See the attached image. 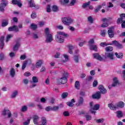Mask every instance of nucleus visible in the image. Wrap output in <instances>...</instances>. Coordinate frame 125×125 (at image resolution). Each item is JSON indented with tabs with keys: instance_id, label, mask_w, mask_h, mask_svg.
<instances>
[{
	"instance_id": "c756f323",
	"label": "nucleus",
	"mask_w": 125,
	"mask_h": 125,
	"mask_svg": "<svg viewBox=\"0 0 125 125\" xmlns=\"http://www.w3.org/2000/svg\"><path fill=\"white\" fill-rule=\"evenodd\" d=\"M28 5L29 7H35L36 6V4L34 3L33 0H30L28 1Z\"/></svg>"
},
{
	"instance_id": "bb28decb",
	"label": "nucleus",
	"mask_w": 125,
	"mask_h": 125,
	"mask_svg": "<svg viewBox=\"0 0 125 125\" xmlns=\"http://www.w3.org/2000/svg\"><path fill=\"white\" fill-rule=\"evenodd\" d=\"M108 107H109V109L110 110H116L117 109V105H115L113 104H108Z\"/></svg>"
},
{
	"instance_id": "13d9d810",
	"label": "nucleus",
	"mask_w": 125,
	"mask_h": 125,
	"mask_svg": "<svg viewBox=\"0 0 125 125\" xmlns=\"http://www.w3.org/2000/svg\"><path fill=\"white\" fill-rule=\"evenodd\" d=\"M101 35L102 37H105L106 35V30H102L101 32Z\"/></svg>"
},
{
	"instance_id": "603ef678",
	"label": "nucleus",
	"mask_w": 125,
	"mask_h": 125,
	"mask_svg": "<svg viewBox=\"0 0 125 125\" xmlns=\"http://www.w3.org/2000/svg\"><path fill=\"white\" fill-rule=\"evenodd\" d=\"M27 109H28V107H27V106L24 105L22 107L21 109V112H26L27 111Z\"/></svg>"
},
{
	"instance_id": "2f4dec72",
	"label": "nucleus",
	"mask_w": 125,
	"mask_h": 125,
	"mask_svg": "<svg viewBox=\"0 0 125 125\" xmlns=\"http://www.w3.org/2000/svg\"><path fill=\"white\" fill-rule=\"evenodd\" d=\"M89 47L91 50H94L95 51H97V46L96 44L90 45Z\"/></svg>"
},
{
	"instance_id": "20e7f679",
	"label": "nucleus",
	"mask_w": 125,
	"mask_h": 125,
	"mask_svg": "<svg viewBox=\"0 0 125 125\" xmlns=\"http://www.w3.org/2000/svg\"><path fill=\"white\" fill-rule=\"evenodd\" d=\"M62 22L65 25H69L73 23V20L71 18L64 17L62 19Z\"/></svg>"
},
{
	"instance_id": "bf43d9fd",
	"label": "nucleus",
	"mask_w": 125,
	"mask_h": 125,
	"mask_svg": "<svg viewBox=\"0 0 125 125\" xmlns=\"http://www.w3.org/2000/svg\"><path fill=\"white\" fill-rule=\"evenodd\" d=\"M85 118H86V121H90V120H91L92 119L91 115H86Z\"/></svg>"
},
{
	"instance_id": "b1692460",
	"label": "nucleus",
	"mask_w": 125,
	"mask_h": 125,
	"mask_svg": "<svg viewBox=\"0 0 125 125\" xmlns=\"http://www.w3.org/2000/svg\"><path fill=\"white\" fill-rule=\"evenodd\" d=\"M39 83V79H38V77L37 76H33L32 77V81H30V83Z\"/></svg>"
},
{
	"instance_id": "37998d69",
	"label": "nucleus",
	"mask_w": 125,
	"mask_h": 125,
	"mask_svg": "<svg viewBox=\"0 0 125 125\" xmlns=\"http://www.w3.org/2000/svg\"><path fill=\"white\" fill-rule=\"evenodd\" d=\"M52 10L54 12H57V11H58V7L56 5H53L52 7Z\"/></svg>"
},
{
	"instance_id": "2eb2a0df",
	"label": "nucleus",
	"mask_w": 125,
	"mask_h": 125,
	"mask_svg": "<svg viewBox=\"0 0 125 125\" xmlns=\"http://www.w3.org/2000/svg\"><path fill=\"white\" fill-rule=\"evenodd\" d=\"M92 97L93 99H100V98H101V94L100 93V91L97 92L96 94L92 96Z\"/></svg>"
},
{
	"instance_id": "6e6d98bb",
	"label": "nucleus",
	"mask_w": 125,
	"mask_h": 125,
	"mask_svg": "<svg viewBox=\"0 0 125 125\" xmlns=\"http://www.w3.org/2000/svg\"><path fill=\"white\" fill-rule=\"evenodd\" d=\"M88 43H89V46L90 45H92V44H93V43H94V40L93 39H91L89 42H88Z\"/></svg>"
},
{
	"instance_id": "864d4df0",
	"label": "nucleus",
	"mask_w": 125,
	"mask_h": 125,
	"mask_svg": "<svg viewBox=\"0 0 125 125\" xmlns=\"http://www.w3.org/2000/svg\"><path fill=\"white\" fill-rule=\"evenodd\" d=\"M123 21H124V20L122 18H119L117 21V23L119 24L120 23H123Z\"/></svg>"
},
{
	"instance_id": "423d86ee",
	"label": "nucleus",
	"mask_w": 125,
	"mask_h": 125,
	"mask_svg": "<svg viewBox=\"0 0 125 125\" xmlns=\"http://www.w3.org/2000/svg\"><path fill=\"white\" fill-rule=\"evenodd\" d=\"M105 59L108 58L109 60H114V53L113 52H105L104 56Z\"/></svg>"
},
{
	"instance_id": "6ab92c4d",
	"label": "nucleus",
	"mask_w": 125,
	"mask_h": 125,
	"mask_svg": "<svg viewBox=\"0 0 125 125\" xmlns=\"http://www.w3.org/2000/svg\"><path fill=\"white\" fill-rule=\"evenodd\" d=\"M113 28L114 27H111L110 29H109L107 31L109 38H114V36H115V34H114V31L112 30V29H113Z\"/></svg>"
},
{
	"instance_id": "680f3d73",
	"label": "nucleus",
	"mask_w": 125,
	"mask_h": 125,
	"mask_svg": "<svg viewBox=\"0 0 125 125\" xmlns=\"http://www.w3.org/2000/svg\"><path fill=\"white\" fill-rule=\"evenodd\" d=\"M9 56L11 58H13V57H15V53L14 52H11L9 54Z\"/></svg>"
},
{
	"instance_id": "8fccbe9b",
	"label": "nucleus",
	"mask_w": 125,
	"mask_h": 125,
	"mask_svg": "<svg viewBox=\"0 0 125 125\" xmlns=\"http://www.w3.org/2000/svg\"><path fill=\"white\" fill-rule=\"evenodd\" d=\"M45 111L49 112V111L52 110V106H48L45 108Z\"/></svg>"
},
{
	"instance_id": "e2e57ef3",
	"label": "nucleus",
	"mask_w": 125,
	"mask_h": 125,
	"mask_svg": "<svg viewBox=\"0 0 125 125\" xmlns=\"http://www.w3.org/2000/svg\"><path fill=\"white\" fill-rule=\"evenodd\" d=\"M22 83H24V84H28V83H29V80L27 79H24L22 81Z\"/></svg>"
},
{
	"instance_id": "0e129e2a",
	"label": "nucleus",
	"mask_w": 125,
	"mask_h": 125,
	"mask_svg": "<svg viewBox=\"0 0 125 125\" xmlns=\"http://www.w3.org/2000/svg\"><path fill=\"white\" fill-rule=\"evenodd\" d=\"M31 121V119H27V120L23 122V125H28L30 124V121Z\"/></svg>"
},
{
	"instance_id": "4c0bfd02",
	"label": "nucleus",
	"mask_w": 125,
	"mask_h": 125,
	"mask_svg": "<svg viewBox=\"0 0 125 125\" xmlns=\"http://www.w3.org/2000/svg\"><path fill=\"white\" fill-rule=\"evenodd\" d=\"M75 87L77 89H80L79 87H80V82L76 81L75 83Z\"/></svg>"
},
{
	"instance_id": "39448f33",
	"label": "nucleus",
	"mask_w": 125,
	"mask_h": 125,
	"mask_svg": "<svg viewBox=\"0 0 125 125\" xmlns=\"http://www.w3.org/2000/svg\"><path fill=\"white\" fill-rule=\"evenodd\" d=\"M68 79L66 77H62L57 80V84H64L67 83Z\"/></svg>"
},
{
	"instance_id": "aec40b11",
	"label": "nucleus",
	"mask_w": 125,
	"mask_h": 125,
	"mask_svg": "<svg viewBox=\"0 0 125 125\" xmlns=\"http://www.w3.org/2000/svg\"><path fill=\"white\" fill-rule=\"evenodd\" d=\"M112 44H115L118 48H123V45L120 44L119 42H118V41L115 40L112 41Z\"/></svg>"
},
{
	"instance_id": "5701e85b",
	"label": "nucleus",
	"mask_w": 125,
	"mask_h": 125,
	"mask_svg": "<svg viewBox=\"0 0 125 125\" xmlns=\"http://www.w3.org/2000/svg\"><path fill=\"white\" fill-rule=\"evenodd\" d=\"M9 74L12 78H14V77H15L16 72L14 68H11L9 71Z\"/></svg>"
},
{
	"instance_id": "f03ea898",
	"label": "nucleus",
	"mask_w": 125,
	"mask_h": 125,
	"mask_svg": "<svg viewBox=\"0 0 125 125\" xmlns=\"http://www.w3.org/2000/svg\"><path fill=\"white\" fill-rule=\"evenodd\" d=\"M45 34L46 35V42L47 43L51 42L53 41V38L52 37V34L50 33L49 28H45Z\"/></svg>"
},
{
	"instance_id": "ea45409f",
	"label": "nucleus",
	"mask_w": 125,
	"mask_h": 125,
	"mask_svg": "<svg viewBox=\"0 0 125 125\" xmlns=\"http://www.w3.org/2000/svg\"><path fill=\"white\" fill-rule=\"evenodd\" d=\"M59 108H60L59 106H55L54 107L52 106V111L56 112V111H58V110H59Z\"/></svg>"
},
{
	"instance_id": "79ce46f5",
	"label": "nucleus",
	"mask_w": 125,
	"mask_h": 125,
	"mask_svg": "<svg viewBox=\"0 0 125 125\" xmlns=\"http://www.w3.org/2000/svg\"><path fill=\"white\" fill-rule=\"evenodd\" d=\"M68 92H63L61 95L62 98V99H64V98H66V97L68 96Z\"/></svg>"
},
{
	"instance_id": "de8ad7c7",
	"label": "nucleus",
	"mask_w": 125,
	"mask_h": 125,
	"mask_svg": "<svg viewBox=\"0 0 125 125\" xmlns=\"http://www.w3.org/2000/svg\"><path fill=\"white\" fill-rule=\"evenodd\" d=\"M98 85V82L97 81V80H94L93 83V87H96Z\"/></svg>"
},
{
	"instance_id": "a878e982",
	"label": "nucleus",
	"mask_w": 125,
	"mask_h": 125,
	"mask_svg": "<svg viewBox=\"0 0 125 125\" xmlns=\"http://www.w3.org/2000/svg\"><path fill=\"white\" fill-rule=\"evenodd\" d=\"M76 102V101H75V99H72L71 100V102H68L66 103L67 105H68L69 107H73L74 106V104Z\"/></svg>"
},
{
	"instance_id": "a19ab883",
	"label": "nucleus",
	"mask_w": 125,
	"mask_h": 125,
	"mask_svg": "<svg viewBox=\"0 0 125 125\" xmlns=\"http://www.w3.org/2000/svg\"><path fill=\"white\" fill-rule=\"evenodd\" d=\"M101 8H102V6H100L98 5L97 8H96L94 10V12H95V13H97V12H98V11L99 10H100V9H101Z\"/></svg>"
},
{
	"instance_id": "1a4fd4ad",
	"label": "nucleus",
	"mask_w": 125,
	"mask_h": 125,
	"mask_svg": "<svg viewBox=\"0 0 125 125\" xmlns=\"http://www.w3.org/2000/svg\"><path fill=\"white\" fill-rule=\"evenodd\" d=\"M93 56L94 59H97V60H98L99 61H103V60H104L103 57H102L99 53H94Z\"/></svg>"
},
{
	"instance_id": "5fc2aeb1",
	"label": "nucleus",
	"mask_w": 125,
	"mask_h": 125,
	"mask_svg": "<svg viewBox=\"0 0 125 125\" xmlns=\"http://www.w3.org/2000/svg\"><path fill=\"white\" fill-rule=\"evenodd\" d=\"M31 18H32L33 19H35V18H36L37 17V13H36V12H33L31 15Z\"/></svg>"
},
{
	"instance_id": "f8f14e48",
	"label": "nucleus",
	"mask_w": 125,
	"mask_h": 125,
	"mask_svg": "<svg viewBox=\"0 0 125 125\" xmlns=\"http://www.w3.org/2000/svg\"><path fill=\"white\" fill-rule=\"evenodd\" d=\"M83 103H84V100H83V97H80L78 100V103L76 105L80 107L81 106H83Z\"/></svg>"
},
{
	"instance_id": "3c124183",
	"label": "nucleus",
	"mask_w": 125,
	"mask_h": 125,
	"mask_svg": "<svg viewBox=\"0 0 125 125\" xmlns=\"http://www.w3.org/2000/svg\"><path fill=\"white\" fill-rule=\"evenodd\" d=\"M88 21L89 22V23H91V24H92L93 23V19H92V17L89 16L88 17Z\"/></svg>"
},
{
	"instance_id": "338daca9",
	"label": "nucleus",
	"mask_w": 125,
	"mask_h": 125,
	"mask_svg": "<svg viewBox=\"0 0 125 125\" xmlns=\"http://www.w3.org/2000/svg\"><path fill=\"white\" fill-rule=\"evenodd\" d=\"M121 26H122V28H125V21H122Z\"/></svg>"
},
{
	"instance_id": "dca6fc26",
	"label": "nucleus",
	"mask_w": 125,
	"mask_h": 125,
	"mask_svg": "<svg viewBox=\"0 0 125 125\" xmlns=\"http://www.w3.org/2000/svg\"><path fill=\"white\" fill-rule=\"evenodd\" d=\"M113 83L112 84V86L115 87L117 86L118 84H120V82H119V80H118L117 77H114L113 79Z\"/></svg>"
},
{
	"instance_id": "09e8293b",
	"label": "nucleus",
	"mask_w": 125,
	"mask_h": 125,
	"mask_svg": "<svg viewBox=\"0 0 125 125\" xmlns=\"http://www.w3.org/2000/svg\"><path fill=\"white\" fill-rule=\"evenodd\" d=\"M90 4V1H88L87 3H83L82 7L83 8H85V7H87V6H88V5H89Z\"/></svg>"
},
{
	"instance_id": "4468645a",
	"label": "nucleus",
	"mask_w": 125,
	"mask_h": 125,
	"mask_svg": "<svg viewBox=\"0 0 125 125\" xmlns=\"http://www.w3.org/2000/svg\"><path fill=\"white\" fill-rule=\"evenodd\" d=\"M7 5V2H4L0 4V11L4 12V8Z\"/></svg>"
},
{
	"instance_id": "cd10ccee",
	"label": "nucleus",
	"mask_w": 125,
	"mask_h": 125,
	"mask_svg": "<svg viewBox=\"0 0 125 125\" xmlns=\"http://www.w3.org/2000/svg\"><path fill=\"white\" fill-rule=\"evenodd\" d=\"M115 54L116 57L119 59H122L124 57V54L122 53H118L116 52Z\"/></svg>"
},
{
	"instance_id": "e433bc0d",
	"label": "nucleus",
	"mask_w": 125,
	"mask_h": 125,
	"mask_svg": "<svg viewBox=\"0 0 125 125\" xmlns=\"http://www.w3.org/2000/svg\"><path fill=\"white\" fill-rule=\"evenodd\" d=\"M104 121H105V119L104 118H101V119L96 120V123H97V124H100V123H104Z\"/></svg>"
},
{
	"instance_id": "393cba45",
	"label": "nucleus",
	"mask_w": 125,
	"mask_h": 125,
	"mask_svg": "<svg viewBox=\"0 0 125 125\" xmlns=\"http://www.w3.org/2000/svg\"><path fill=\"white\" fill-rule=\"evenodd\" d=\"M117 108H124L125 107V103L120 102L116 104Z\"/></svg>"
},
{
	"instance_id": "9b49d317",
	"label": "nucleus",
	"mask_w": 125,
	"mask_h": 125,
	"mask_svg": "<svg viewBox=\"0 0 125 125\" xmlns=\"http://www.w3.org/2000/svg\"><path fill=\"white\" fill-rule=\"evenodd\" d=\"M2 115L3 116H8V118H10L11 117V112L10 110H8V109H4L3 110L2 112Z\"/></svg>"
},
{
	"instance_id": "052dcab7",
	"label": "nucleus",
	"mask_w": 125,
	"mask_h": 125,
	"mask_svg": "<svg viewBox=\"0 0 125 125\" xmlns=\"http://www.w3.org/2000/svg\"><path fill=\"white\" fill-rule=\"evenodd\" d=\"M100 45L101 46H103V47H104L105 46H107V45H109V44H107L105 42H101Z\"/></svg>"
},
{
	"instance_id": "49530a36",
	"label": "nucleus",
	"mask_w": 125,
	"mask_h": 125,
	"mask_svg": "<svg viewBox=\"0 0 125 125\" xmlns=\"http://www.w3.org/2000/svg\"><path fill=\"white\" fill-rule=\"evenodd\" d=\"M62 78H67V77L69 76V73L66 71H63V72H62Z\"/></svg>"
},
{
	"instance_id": "774afa93",
	"label": "nucleus",
	"mask_w": 125,
	"mask_h": 125,
	"mask_svg": "<svg viewBox=\"0 0 125 125\" xmlns=\"http://www.w3.org/2000/svg\"><path fill=\"white\" fill-rule=\"evenodd\" d=\"M122 73H123L122 78H123V80H124V81H125V70H124L122 72Z\"/></svg>"
},
{
	"instance_id": "0eeeda50",
	"label": "nucleus",
	"mask_w": 125,
	"mask_h": 125,
	"mask_svg": "<svg viewBox=\"0 0 125 125\" xmlns=\"http://www.w3.org/2000/svg\"><path fill=\"white\" fill-rule=\"evenodd\" d=\"M21 46V43H20V40L16 41V44L14 45L13 47V51H18L19 47Z\"/></svg>"
},
{
	"instance_id": "f704fd0d",
	"label": "nucleus",
	"mask_w": 125,
	"mask_h": 125,
	"mask_svg": "<svg viewBox=\"0 0 125 125\" xmlns=\"http://www.w3.org/2000/svg\"><path fill=\"white\" fill-rule=\"evenodd\" d=\"M76 2H77V0H71L69 5H70V6H74V5L76 4Z\"/></svg>"
},
{
	"instance_id": "9d476101",
	"label": "nucleus",
	"mask_w": 125,
	"mask_h": 125,
	"mask_svg": "<svg viewBox=\"0 0 125 125\" xmlns=\"http://www.w3.org/2000/svg\"><path fill=\"white\" fill-rule=\"evenodd\" d=\"M98 89L100 91V94H105L107 93V90L104 88V86L103 85H99L98 87Z\"/></svg>"
},
{
	"instance_id": "c85d7f7f",
	"label": "nucleus",
	"mask_w": 125,
	"mask_h": 125,
	"mask_svg": "<svg viewBox=\"0 0 125 125\" xmlns=\"http://www.w3.org/2000/svg\"><path fill=\"white\" fill-rule=\"evenodd\" d=\"M105 52H107L109 53L111 52V51H113V47L112 46H107L105 48Z\"/></svg>"
},
{
	"instance_id": "7c9ffc66",
	"label": "nucleus",
	"mask_w": 125,
	"mask_h": 125,
	"mask_svg": "<svg viewBox=\"0 0 125 125\" xmlns=\"http://www.w3.org/2000/svg\"><path fill=\"white\" fill-rule=\"evenodd\" d=\"M70 0H60V2L62 4V5H66V4H68L69 3V1Z\"/></svg>"
},
{
	"instance_id": "c03bdc74",
	"label": "nucleus",
	"mask_w": 125,
	"mask_h": 125,
	"mask_svg": "<svg viewBox=\"0 0 125 125\" xmlns=\"http://www.w3.org/2000/svg\"><path fill=\"white\" fill-rule=\"evenodd\" d=\"M30 27L31 29H32V30H36V29L38 28L37 24H35L34 23L31 24Z\"/></svg>"
},
{
	"instance_id": "a18cd8bd",
	"label": "nucleus",
	"mask_w": 125,
	"mask_h": 125,
	"mask_svg": "<svg viewBox=\"0 0 125 125\" xmlns=\"http://www.w3.org/2000/svg\"><path fill=\"white\" fill-rule=\"evenodd\" d=\"M74 57V60L76 62V63H79V55H75Z\"/></svg>"
},
{
	"instance_id": "58836bf2",
	"label": "nucleus",
	"mask_w": 125,
	"mask_h": 125,
	"mask_svg": "<svg viewBox=\"0 0 125 125\" xmlns=\"http://www.w3.org/2000/svg\"><path fill=\"white\" fill-rule=\"evenodd\" d=\"M11 38H13V35L11 34H9L7 35L6 37V42H8L9 41V40H10Z\"/></svg>"
},
{
	"instance_id": "f3484780",
	"label": "nucleus",
	"mask_w": 125,
	"mask_h": 125,
	"mask_svg": "<svg viewBox=\"0 0 125 125\" xmlns=\"http://www.w3.org/2000/svg\"><path fill=\"white\" fill-rule=\"evenodd\" d=\"M12 3L15 5H17L19 7L22 6V3L18 0H12Z\"/></svg>"
},
{
	"instance_id": "72a5a7b5",
	"label": "nucleus",
	"mask_w": 125,
	"mask_h": 125,
	"mask_svg": "<svg viewBox=\"0 0 125 125\" xmlns=\"http://www.w3.org/2000/svg\"><path fill=\"white\" fill-rule=\"evenodd\" d=\"M123 112L122 111L119 110L117 111V118H123Z\"/></svg>"
},
{
	"instance_id": "69168bd1",
	"label": "nucleus",
	"mask_w": 125,
	"mask_h": 125,
	"mask_svg": "<svg viewBox=\"0 0 125 125\" xmlns=\"http://www.w3.org/2000/svg\"><path fill=\"white\" fill-rule=\"evenodd\" d=\"M46 11L47 12H50V11H51V9H50V5H48L47 6Z\"/></svg>"
},
{
	"instance_id": "c9c22d12",
	"label": "nucleus",
	"mask_w": 125,
	"mask_h": 125,
	"mask_svg": "<svg viewBox=\"0 0 125 125\" xmlns=\"http://www.w3.org/2000/svg\"><path fill=\"white\" fill-rule=\"evenodd\" d=\"M8 25V20H7L6 21H4L1 23V26L2 27H6Z\"/></svg>"
},
{
	"instance_id": "7ed1b4c3",
	"label": "nucleus",
	"mask_w": 125,
	"mask_h": 125,
	"mask_svg": "<svg viewBox=\"0 0 125 125\" xmlns=\"http://www.w3.org/2000/svg\"><path fill=\"white\" fill-rule=\"evenodd\" d=\"M90 105V111L91 112V114H94L95 115V113L98 110H99V108H100V105L99 104H96L93 106V102H90L89 103Z\"/></svg>"
},
{
	"instance_id": "ddd939ff",
	"label": "nucleus",
	"mask_w": 125,
	"mask_h": 125,
	"mask_svg": "<svg viewBox=\"0 0 125 125\" xmlns=\"http://www.w3.org/2000/svg\"><path fill=\"white\" fill-rule=\"evenodd\" d=\"M28 64H31V63H32V61L31 60V59H28L27 60L23 62L21 67V70H22V71H23V70H25V68H26V66L27 64H28Z\"/></svg>"
},
{
	"instance_id": "6e6552de",
	"label": "nucleus",
	"mask_w": 125,
	"mask_h": 125,
	"mask_svg": "<svg viewBox=\"0 0 125 125\" xmlns=\"http://www.w3.org/2000/svg\"><path fill=\"white\" fill-rule=\"evenodd\" d=\"M9 32H15V33H18L19 32V28L17 25H14L13 26H11L8 28Z\"/></svg>"
},
{
	"instance_id": "a211bd4d",
	"label": "nucleus",
	"mask_w": 125,
	"mask_h": 125,
	"mask_svg": "<svg viewBox=\"0 0 125 125\" xmlns=\"http://www.w3.org/2000/svg\"><path fill=\"white\" fill-rule=\"evenodd\" d=\"M4 37L1 36L0 38V48L1 49H3V47L4 46Z\"/></svg>"
},
{
	"instance_id": "412c9836",
	"label": "nucleus",
	"mask_w": 125,
	"mask_h": 125,
	"mask_svg": "<svg viewBox=\"0 0 125 125\" xmlns=\"http://www.w3.org/2000/svg\"><path fill=\"white\" fill-rule=\"evenodd\" d=\"M39 119H40V117L38 116H33V123L35 125H39Z\"/></svg>"
},
{
	"instance_id": "4d7b16f0",
	"label": "nucleus",
	"mask_w": 125,
	"mask_h": 125,
	"mask_svg": "<svg viewBox=\"0 0 125 125\" xmlns=\"http://www.w3.org/2000/svg\"><path fill=\"white\" fill-rule=\"evenodd\" d=\"M63 115L64 117H69V116H70V113L68 111H64L63 113Z\"/></svg>"
},
{
	"instance_id": "473e14b6",
	"label": "nucleus",
	"mask_w": 125,
	"mask_h": 125,
	"mask_svg": "<svg viewBox=\"0 0 125 125\" xmlns=\"http://www.w3.org/2000/svg\"><path fill=\"white\" fill-rule=\"evenodd\" d=\"M17 94H18V91L15 90L11 95V98H15L16 96H17Z\"/></svg>"
},
{
	"instance_id": "f257e3e1",
	"label": "nucleus",
	"mask_w": 125,
	"mask_h": 125,
	"mask_svg": "<svg viewBox=\"0 0 125 125\" xmlns=\"http://www.w3.org/2000/svg\"><path fill=\"white\" fill-rule=\"evenodd\" d=\"M57 34L55 36V40L60 43L64 42V39L69 37V35L64 32H58Z\"/></svg>"
},
{
	"instance_id": "4be33fe9",
	"label": "nucleus",
	"mask_w": 125,
	"mask_h": 125,
	"mask_svg": "<svg viewBox=\"0 0 125 125\" xmlns=\"http://www.w3.org/2000/svg\"><path fill=\"white\" fill-rule=\"evenodd\" d=\"M43 63V60H40L38 61V62L36 63V68H39L40 67H42V65Z\"/></svg>"
}]
</instances>
